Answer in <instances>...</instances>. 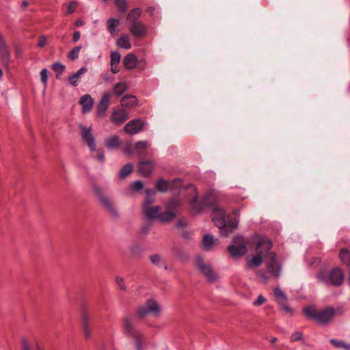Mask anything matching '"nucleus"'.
<instances>
[{"label":"nucleus","mask_w":350,"mask_h":350,"mask_svg":"<svg viewBox=\"0 0 350 350\" xmlns=\"http://www.w3.org/2000/svg\"><path fill=\"white\" fill-rule=\"evenodd\" d=\"M271 246L269 240L260 235H254L250 239L237 236L233 238L227 250L232 257L239 258L251 249L253 253L247 259V266L251 269L260 266L263 258L267 257L268 273L271 276L277 277L280 273V264L275 254L269 252Z\"/></svg>","instance_id":"nucleus-1"},{"label":"nucleus","mask_w":350,"mask_h":350,"mask_svg":"<svg viewBox=\"0 0 350 350\" xmlns=\"http://www.w3.org/2000/svg\"><path fill=\"white\" fill-rule=\"evenodd\" d=\"M157 191L166 192L170 189H178L177 196L173 199L179 200L181 208L185 202L189 206V211L192 215H198L209 205L215 203L217 199V193L214 190L207 191L202 198L198 196L196 187L193 185L181 187L180 179H175L170 183L164 179H159L155 184Z\"/></svg>","instance_id":"nucleus-2"},{"label":"nucleus","mask_w":350,"mask_h":350,"mask_svg":"<svg viewBox=\"0 0 350 350\" xmlns=\"http://www.w3.org/2000/svg\"><path fill=\"white\" fill-rule=\"evenodd\" d=\"M147 198L144 204L143 210L145 215L149 219H158L162 221L173 219L178 211L181 208L179 200L172 199L165 206V211L159 206L151 204L150 196L154 192L151 189L146 190Z\"/></svg>","instance_id":"nucleus-3"},{"label":"nucleus","mask_w":350,"mask_h":350,"mask_svg":"<svg viewBox=\"0 0 350 350\" xmlns=\"http://www.w3.org/2000/svg\"><path fill=\"white\" fill-rule=\"evenodd\" d=\"M239 211H228L220 206H215L212 212V221L221 236H228L238 226Z\"/></svg>","instance_id":"nucleus-4"},{"label":"nucleus","mask_w":350,"mask_h":350,"mask_svg":"<svg viewBox=\"0 0 350 350\" xmlns=\"http://www.w3.org/2000/svg\"><path fill=\"white\" fill-rule=\"evenodd\" d=\"M79 129L81 135L92 152V156L98 161H103L105 159L104 150L103 148H96V144L95 138L92 134V128L80 125Z\"/></svg>","instance_id":"nucleus-5"},{"label":"nucleus","mask_w":350,"mask_h":350,"mask_svg":"<svg viewBox=\"0 0 350 350\" xmlns=\"http://www.w3.org/2000/svg\"><path fill=\"white\" fill-rule=\"evenodd\" d=\"M304 314L308 318L319 323H327L334 317L335 312L332 308H326L318 310L314 306H308L304 308Z\"/></svg>","instance_id":"nucleus-6"},{"label":"nucleus","mask_w":350,"mask_h":350,"mask_svg":"<svg viewBox=\"0 0 350 350\" xmlns=\"http://www.w3.org/2000/svg\"><path fill=\"white\" fill-rule=\"evenodd\" d=\"M317 279L325 283L330 282L335 286H340L343 282L344 274L338 267H336L330 271L322 269L317 274Z\"/></svg>","instance_id":"nucleus-7"},{"label":"nucleus","mask_w":350,"mask_h":350,"mask_svg":"<svg viewBox=\"0 0 350 350\" xmlns=\"http://www.w3.org/2000/svg\"><path fill=\"white\" fill-rule=\"evenodd\" d=\"M123 327L125 334L133 338L135 350H146V339L144 334L135 329L129 319L124 320Z\"/></svg>","instance_id":"nucleus-8"},{"label":"nucleus","mask_w":350,"mask_h":350,"mask_svg":"<svg viewBox=\"0 0 350 350\" xmlns=\"http://www.w3.org/2000/svg\"><path fill=\"white\" fill-rule=\"evenodd\" d=\"M195 267L199 270L208 280L213 281L217 278V274L209 262L201 256H196L194 259Z\"/></svg>","instance_id":"nucleus-9"},{"label":"nucleus","mask_w":350,"mask_h":350,"mask_svg":"<svg viewBox=\"0 0 350 350\" xmlns=\"http://www.w3.org/2000/svg\"><path fill=\"white\" fill-rule=\"evenodd\" d=\"M161 312V307L158 302L152 298L148 299L145 306H141L138 308L137 313L140 317H144L150 313L153 315H158Z\"/></svg>","instance_id":"nucleus-10"},{"label":"nucleus","mask_w":350,"mask_h":350,"mask_svg":"<svg viewBox=\"0 0 350 350\" xmlns=\"http://www.w3.org/2000/svg\"><path fill=\"white\" fill-rule=\"evenodd\" d=\"M112 96V93L109 92H105L98 103V105L96 106V115L97 117L100 118H103L105 117L106 112L109 108L111 98Z\"/></svg>","instance_id":"nucleus-11"},{"label":"nucleus","mask_w":350,"mask_h":350,"mask_svg":"<svg viewBox=\"0 0 350 350\" xmlns=\"http://www.w3.org/2000/svg\"><path fill=\"white\" fill-rule=\"evenodd\" d=\"M129 118V112L122 107H115L111 115V121L116 126H120L126 122Z\"/></svg>","instance_id":"nucleus-12"},{"label":"nucleus","mask_w":350,"mask_h":350,"mask_svg":"<svg viewBox=\"0 0 350 350\" xmlns=\"http://www.w3.org/2000/svg\"><path fill=\"white\" fill-rule=\"evenodd\" d=\"M146 124V122L142 119H134L125 124L124 131L126 134L135 135L141 132Z\"/></svg>","instance_id":"nucleus-13"},{"label":"nucleus","mask_w":350,"mask_h":350,"mask_svg":"<svg viewBox=\"0 0 350 350\" xmlns=\"http://www.w3.org/2000/svg\"><path fill=\"white\" fill-rule=\"evenodd\" d=\"M79 103L81 107L82 113L87 114L92 109L94 99L90 94H84L81 96Z\"/></svg>","instance_id":"nucleus-14"},{"label":"nucleus","mask_w":350,"mask_h":350,"mask_svg":"<svg viewBox=\"0 0 350 350\" xmlns=\"http://www.w3.org/2000/svg\"><path fill=\"white\" fill-rule=\"evenodd\" d=\"M218 243V239L211 234L203 235L201 241V247L205 251L211 250Z\"/></svg>","instance_id":"nucleus-15"},{"label":"nucleus","mask_w":350,"mask_h":350,"mask_svg":"<svg viewBox=\"0 0 350 350\" xmlns=\"http://www.w3.org/2000/svg\"><path fill=\"white\" fill-rule=\"evenodd\" d=\"M273 293L275 299L282 306L283 310L288 313H291L292 309L285 304L287 298L284 292L279 288H275Z\"/></svg>","instance_id":"nucleus-16"},{"label":"nucleus","mask_w":350,"mask_h":350,"mask_svg":"<svg viewBox=\"0 0 350 350\" xmlns=\"http://www.w3.org/2000/svg\"><path fill=\"white\" fill-rule=\"evenodd\" d=\"M93 193L94 196L98 198V201L106 208H111V202L109 199L104 194L102 189L98 185L93 186Z\"/></svg>","instance_id":"nucleus-17"},{"label":"nucleus","mask_w":350,"mask_h":350,"mask_svg":"<svg viewBox=\"0 0 350 350\" xmlns=\"http://www.w3.org/2000/svg\"><path fill=\"white\" fill-rule=\"evenodd\" d=\"M129 29L133 36L139 38L144 37L146 33V27L141 22L133 23L131 25Z\"/></svg>","instance_id":"nucleus-18"},{"label":"nucleus","mask_w":350,"mask_h":350,"mask_svg":"<svg viewBox=\"0 0 350 350\" xmlns=\"http://www.w3.org/2000/svg\"><path fill=\"white\" fill-rule=\"evenodd\" d=\"M154 167L151 161L142 159L139 164V172L144 176L150 175Z\"/></svg>","instance_id":"nucleus-19"},{"label":"nucleus","mask_w":350,"mask_h":350,"mask_svg":"<svg viewBox=\"0 0 350 350\" xmlns=\"http://www.w3.org/2000/svg\"><path fill=\"white\" fill-rule=\"evenodd\" d=\"M120 22L119 19L111 18L107 22V29L112 37H115L119 32Z\"/></svg>","instance_id":"nucleus-20"},{"label":"nucleus","mask_w":350,"mask_h":350,"mask_svg":"<svg viewBox=\"0 0 350 350\" xmlns=\"http://www.w3.org/2000/svg\"><path fill=\"white\" fill-rule=\"evenodd\" d=\"M120 104L123 109H131L137 105V99L134 96L127 95L121 99Z\"/></svg>","instance_id":"nucleus-21"},{"label":"nucleus","mask_w":350,"mask_h":350,"mask_svg":"<svg viewBox=\"0 0 350 350\" xmlns=\"http://www.w3.org/2000/svg\"><path fill=\"white\" fill-rule=\"evenodd\" d=\"M137 58L133 53H129L126 55L123 59V65L124 68L126 69H133L137 66Z\"/></svg>","instance_id":"nucleus-22"},{"label":"nucleus","mask_w":350,"mask_h":350,"mask_svg":"<svg viewBox=\"0 0 350 350\" xmlns=\"http://www.w3.org/2000/svg\"><path fill=\"white\" fill-rule=\"evenodd\" d=\"M87 72L85 68H81L77 72L71 75L68 77V81L72 86H77L81 80V77Z\"/></svg>","instance_id":"nucleus-23"},{"label":"nucleus","mask_w":350,"mask_h":350,"mask_svg":"<svg viewBox=\"0 0 350 350\" xmlns=\"http://www.w3.org/2000/svg\"><path fill=\"white\" fill-rule=\"evenodd\" d=\"M131 38L129 34H122L116 40V44L119 47L129 49L131 48Z\"/></svg>","instance_id":"nucleus-24"},{"label":"nucleus","mask_w":350,"mask_h":350,"mask_svg":"<svg viewBox=\"0 0 350 350\" xmlns=\"http://www.w3.org/2000/svg\"><path fill=\"white\" fill-rule=\"evenodd\" d=\"M105 145L108 148L116 149L121 144V140L118 135H111L105 139Z\"/></svg>","instance_id":"nucleus-25"},{"label":"nucleus","mask_w":350,"mask_h":350,"mask_svg":"<svg viewBox=\"0 0 350 350\" xmlns=\"http://www.w3.org/2000/svg\"><path fill=\"white\" fill-rule=\"evenodd\" d=\"M329 342L337 349L350 350V342H347L345 340L336 338H332L329 340Z\"/></svg>","instance_id":"nucleus-26"},{"label":"nucleus","mask_w":350,"mask_h":350,"mask_svg":"<svg viewBox=\"0 0 350 350\" xmlns=\"http://www.w3.org/2000/svg\"><path fill=\"white\" fill-rule=\"evenodd\" d=\"M150 144L146 141L137 142L135 145V150L139 156L144 155L149 148Z\"/></svg>","instance_id":"nucleus-27"},{"label":"nucleus","mask_w":350,"mask_h":350,"mask_svg":"<svg viewBox=\"0 0 350 350\" xmlns=\"http://www.w3.org/2000/svg\"><path fill=\"white\" fill-rule=\"evenodd\" d=\"M127 89V84L125 81L119 82L116 83L113 87V93L117 96H120L123 94Z\"/></svg>","instance_id":"nucleus-28"},{"label":"nucleus","mask_w":350,"mask_h":350,"mask_svg":"<svg viewBox=\"0 0 350 350\" xmlns=\"http://www.w3.org/2000/svg\"><path fill=\"white\" fill-rule=\"evenodd\" d=\"M142 10L139 8H135L132 10L127 16V20L133 24V23H137L136 20L141 15Z\"/></svg>","instance_id":"nucleus-29"},{"label":"nucleus","mask_w":350,"mask_h":350,"mask_svg":"<svg viewBox=\"0 0 350 350\" xmlns=\"http://www.w3.org/2000/svg\"><path fill=\"white\" fill-rule=\"evenodd\" d=\"M133 170V166L131 163L124 165L120 171V177L121 178H125L127 177Z\"/></svg>","instance_id":"nucleus-30"},{"label":"nucleus","mask_w":350,"mask_h":350,"mask_svg":"<svg viewBox=\"0 0 350 350\" xmlns=\"http://www.w3.org/2000/svg\"><path fill=\"white\" fill-rule=\"evenodd\" d=\"M340 258L343 264L346 265H350V253L346 249H342L339 254Z\"/></svg>","instance_id":"nucleus-31"},{"label":"nucleus","mask_w":350,"mask_h":350,"mask_svg":"<svg viewBox=\"0 0 350 350\" xmlns=\"http://www.w3.org/2000/svg\"><path fill=\"white\" fill-rule=\"evenodd\" d=\"M0 55L3 57H7L9 55L8 49L2 36H0Z\"/></svg>","instance_id":"nucleus-32"},{"label":"nucleus","mask_w":350,"mask_h":350,"mask_svg":"<svg viewBox=\"0 0 350 350\" xmlns=\"http://www.w3.org/2000/svg\"><path fill=\"white\" fill-rule=\"evenodd\" d=\"M144 187V184L142 181L137 180L130 185V190L132 192H139Z\"/></svg>","instance_id":"nucleus-33"},{"label":"nucleus","mask_w":350,"mask_h":350,"mask_svg":"<svg viewBox=\"0 0 350 350\" xmlns=\"http://www.w3.org/2000/svg\"><path fill=\"white\" fill-rule=\"evenodd\" d=\"M40 81L43 83L44 88L46 87L48 77H49V71L46 69H42L40 73Z\"/></svg>","instance_id":"nucleus-34"},{"label":"nucleus","mask_w":350,"mask_h":350,"mask_svg":"<svg viewBox=\"0 0 350 350\" xmlns=\"http://www.w3.org/2000/svg\"><path fill=\"white\" fill-rule=\"evenodd\" d=\"M81 50V46H76L69 53L68 58L73 60L78 57L79 53Z\"/></svg>","instance_id":"nucleus-35"},{"label":"nucleus","mask_w":350,"mask_h":350,"mask_svg":"<svg viewBox=\"0 0 350 350\" xmlns=\"http://www.w3.org/2000/svg\"><path fill=\"white\" fill-rule=\"evenodd\" d=\"M120 61V55L117 52H112L111 53V64H119Z\"/></svg>","instance_id":"nucleus-36"},{"label":"nucleus","mask_w":350,"mask_h":350,"mask_svg":"<svg viewBox=\"0 0 350 350\" xmlns=\"http://www.w3.org/2000/svg\"><path fill=\"white\" fill-rule=\"evenodd\" d=\"M65 66L59 63H55L52 65V68L56 72L57 74H62L64 70Z\"/></svg>","instance_id":"nucleus-37"},{"label":"nucleus","mask_w":350,"mask_h":350,"mask_svg":"<svg viewBox=\"0 0 350 350\" xmlns=\"http://www.w3.org/2000/svg\"><path fill=\"white\" fill-rule=\"evenodd\" d=\"M267 302V299L262 296V295H260L257 299L253 302V305L254 306H260Z\"/></svg>","instance_id":"nucleus-38"},{"label":"nucleus","mask_w":350,"mask_h":350,"mask_svg":"<svg viewBox=\"0 0 350 350\" xmlns=\"http://www.w3.org/2000/svg\"><path fill=\"white\" fill-rule=\"evenodd\" d=\"M116 4L120 10L124 12L126 9V2L125 0H115Z\"/></svg>","instance_id":"nucleus-39"},{"label":"nucleus","mask_w":350,"mask_h":350,"mask_svg":"<svg viewBox=\"0 0 350 350\" xmlns=\"http://www.w3.org/2000/svg\"><path fill=\"white\" fill-rule=\"evenodd\" d=\"M76 8H77V3L72 2V3H69L66 8V13L67 14L72 13L75 11V10L76 9Z\"/></svg>","instance_id":"nucleus-40"},{"label":"nucleus","mask_w":350,"mask_h":350,"mask_svg":"<svg viewBox=\"0 0 350 350\" xmlns=\"http://www.w3.org/2000/svg\"><path fill=\"white\" fill-rule=\"evenodd\" d=\"M116 282L118 284V285L119 286V287L122 289V290H125L126 288V286L124 285V280L121 277H117L116 278Z\"/></svg>","instance_id":"nucleus-41"},{"label":"nucleus","mask_w":350,"mask_h":350,"mask_svg":"<svg viewBox=\"0 0 350 350\" xmlns=\"http://www.w3.org/2000/svg\"><path fill=\"white\" fill-rule=\"evenodd\" d=\"M150 259L153 264L157 265L159 263V262L161 260V256L157 254H154V255L151 256L150 257Z\"/></svg>","instance_id":"nucleus-42"},{"label":"nucleus","mask_w":350,"mask_h":350,"mask_svg":"<svg viewBox=\"0 0 350 350\" xmlns=\"http://www.w3.org/2000/svg\"><path fill=\"white\" fill-rule=\"evenodd\" d=\"M301 338V334L300 332H295L291 335V340L293 342L297 341Z\"/></svg>","instance_id":"nucleus-43"},{"label":"nucleus","mask_w":350,"mask_h":350,"mask_svg":"<svg viewBox=\"0 0 350 350\" xmlns=\"http://www.w3.org/2000/svg\"><path fill=\"white\" fill-rule=\"evenodd\" d=\"M46 40L45 36H40L38 40V46L40 47L44 46L46 43Z\"/></svg>","instance_id":"nucleus-44"},{"label":"nucleus","mask_w":350,"mask_h":350,"mask_svg":"<svg viewBox=\"0 0 350 350\" xmlns=\"http://www.w3.org/2000/svg\"><path fill=\"white\" fill-rule=\"evenodd\" d=\"M124 153L128 154V155H131L132 154V147H131V144H126V146H125L124 148Z\"/></svg>","instance_id":"nucleus-45"},{"label":"nucleus","mask_w":350,"mask_h":350,"mask_svg":"<svg viewBox=\"0 0 350 350\" xmlns=\"http://www.w3.org/2000/svg\"><path fill=\"white\" fill-rule=\"evenodd\" d=\"M111 70L113 73H117L119 71L118 64H111Z\"/></svg>","instance_id":"nucleus-46"},{"label":"nucleus","mask_w":350,"mask_h":350,"mask_svg":"<svg viewBox=\"0 0 350 350\" xmlns=\"http://www.w3.org/2000/svg\"><path fill=\"white\" fill-rule=\"evenodd\" d=\"M80 38V33L78 31H75L73 34V37H72V39H73V41L74 42H77Z\"/></svg>","instance_id":"nucleus-47"},{"label":"nucleus","mask_w":350,"mask_h":350,"mask_svg":"<svg viewBox=\"0 0 350 350\" xmlns=\"http://www.w3.org/2000/svg\"><path fill=\"white\" fill-rule=\"evenodd\" d=\"M146 68V63L145 62H142V63L140 62L139 63V68L141 70H144Z\"/></svg>","instance_id":"nucleus-48"},{"label":"nucleus","mask_w":350,"mask_h":350,"mask_svg":"<svg viewBox=\"0 0 350 350\" xmlns=\"http://www.w3.org/2000/svg\"><path fill=\"white\" fill-rule=\"evenodd\" d=\"M277 341V338L275 337H271L269 338V342L271 343V344H274L275 342Z\"/></svg>","instance_id":"nucleus-49"},{"label":"nucleus","mask_w":350,"mask_h":350,"mask_svg":"<svg viewBox=\"0 0 350 350\" xmlns=\"http://www.w3.org/2000/svg\"><path fill=\"white\" fill-rule=\"evenodd\" d=\"M235 291H237V293H242V292L241 291L239 287H235Z\"/></svg>","instance_id":"nucleus-50"},{"label":"nucleus","mask_w":350,"mask_h":350,"mask_svg":"<svg viewBox=\"0 0 350 350\" xmlns=\"http://www.w3.org/2000/svg\"><path fill=\"white\" fill-rule=\"evenodd\" d=\"M83 25V23L81 21H77L76 23V25L77 26H80V25Z\"/></svg>","instance_id":"nucleus-51"},{"label":"nucleus","mask_w":350,"mask_h":350,"mask_svg":"<svg viewBox=\"0 0 350 350\" xmlns=\"http://www.w3.org/2000/svg\"><path fill=\"white\" fill-rule=\"evenodd\" d=\"M24 350H29L27 345H24Z\"/></svg>","instance_id":"nucleus-52"},{"label":"nucleus","mask_w":350,"mask_h":350,"mask_svg":"<svg viewBox=\"0 0 350 350\" xmlns=\"http://www.w3.org/2000/svg\"><path fill=\"white\" fill-rule=\"evenodd\" d=\"M3 75V72L1 70V69L0 68V78L2 77Z\"/></svg>","instance_id":"nucleus-53"},{"label":"nucleus","mask_w":350,"mask_h":350,"mask_svg":"<svg viewBox=\"0 0 350 350\" xmlns=\"http://www.w3.org/2000/svg\"><path fill=\"white\" fill-rule=\"evenodd\" d=\"M262 277L264 279H267L268 278L267 275H263Z\"/></svg>","instance_id":"nucleus-54"}]
</instances>
